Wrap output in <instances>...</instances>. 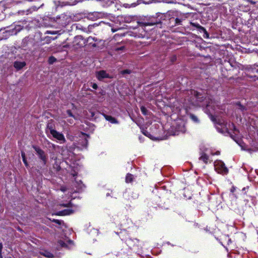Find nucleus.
<instances>
[{"instance_id":"obj_1","label":"nucleus","mask_w":258,"mask_h":258,"mask_svg":"<svg viewBox=\"0 0 258 258\" xmlns=\"http://www.w3.org/2000/svg\"><path fill=\"white\" fill-rule=\"evenodd\" d=\"M73 245V241L68 238L66 237L63 240L59 239L57 241V248L60 249L61 248H71Z\"/></svg>"},{"instance_id":"obj_2","label":"nucleus","mask_w":258,"mask_h":258,"mask_svg":"<svg viewBox=\"0 0 258 258\" xmlns=\"http://www.w3.org/2000/svg\"><path fill=\"white\" fill-rule=\"evenodd\" d=\"M215 170L219 173L227 174L228 169L225 166V164L221 161H216L215 162Z\"/></svg>"},{"instance_id":"obj_3","label":"nucleus","mask_w":258,"mask_h":258,"mask_svg":"<svg viewBox=\"0 0 258 258\" xmlns=\"http://www.w3.org/2000/svg\"><path fill=\"white\" fill-rule=\"evenodd\" d=\"M33 147L36 152L39 158L43 161V164L45 165L47 162V156L45 152L39 147L36 146H33Z\"/></svg>"},{"instance_id":"obj_4","label":"nucleus","mask_w":258,"mask_h":258,"mask_svg":"<svg viewBox=\"0 0 258 258\" xmlns=\"http://www.w3.org/2000/svg\"><path fill=\"white\" fill-rule=\"evenodd\" d=\"M186 94L188 95H191L190 97H187V98H185V101H187L189 104H193L194 103V99L195 98H197L198 96V93L192 90L187 91Z\"/></svg>"},{"instance_id":"obj_5","label":"nucleus","mask_w":258,"mask_h":258,"mask_svg":"<svg viewBox=\"0 0 258 258\" xmlns=\"http://www.w3.org/2000/svg\"><path fill=\"white\" fill-rule=\"evenodd\" d=\"M82 136L80 139L78 145L80 146H79V148H80L81 149H83L84 148H86L88 145V138L89 137L88 136H87L86 134H82Z\"/></svg>"},{"instance_id":"obj_6","label":"nucleus","mask_w":258,"mask_h":258,"mask_svg":"<svg viewBox=\"0 0 258 258\" xmlns=\"http://www.w3.org/2000/svg\"><path fill=\"white\" fill-rule=\"evenodd\" d=\"M52 137L57 140L60 144H63L66 142V140L63 135L56 131L51 134Z\"/></svg>"},{"instance_id":"obj_7","label":"nucleus","mask_w":258,"mask_h":258,"mask_svg":"<svg viewBox=\"0 0 258 258\" xmlns=\"http://www.w3.org/2000/svg\"><path fill=\"white\" fill-rule=\"evenodd\" d=\"M55 131V121L52 119L49 120L47 124L46 132H49L51 134Z\"/></svg>"},{"instance_id":"obj_8","label":"nucleus","mask_w":258,"mask_h":258,"mask_svg":"<svg viewBox=\"0 0 258 258\" xmlns=\"http://www.w3.org/2000/svg\"><path fill=\"white\" fill-rule=\"evenodd\" d=\"M26 63L25 61H15L14 62V67L19 71L22 69L26 66Z\"/></svg>"},{"instance_id":"obj_9","label":"nucleus","mask_w":258,"mask_h":258,"mask_svg":"<svg viewBox=\"0 0 258 258\" xmlns=\"http://www.w3.org/2000/svg\"><path fill=\"white\" fill-rule=\"evenodd\" d=\"M97 78L100 80L104 78H109V75L104 71H101L97 73Z\"/></svg>"},{"instance_id":"obj_10","label":"nucleus","mask_w":258,"mask_h":258,"mask_svg":"<svg viewBox=\"0 0 258 258\" xmlns=\"http://www.w3.org/2000/svg\"><path fill=\"white\" fill-rule=\"evenodd\" d=\"M199 160L202 161L204 163L207 164L209 162V156L204 153H201Z\"/></svg>"},{"instance_id":"obj_11","label":"nucleus","mask_w":258,"mask_h":258,"mask_svg":"<svg viewBox=\"0 0 258 258\" xmlns=\"http://www.w3.org/2000/svg\"><path fill=\"white\" fill-rule=\"evenodd\" d=\"M152 20L150 21V22H143L142 24H143V26H152V25H155L156 24L158 23V21H157V20L155 18H152Z\"/></svg>"},{"instance_id":"obj_12","label":"nucleus","mask_w":258,"mask_h":258,"mask_svg":"<svg viewBox=\"0 0 258 258\" xmlns=\"http://www.w3.org/2000/svg\"><path fill=\"white\" fill-rule=\"evenodd\" d=\"M40 254L48 258H51L53 257V254L47 250H42L40 251Z\"/></svg>"},{"instance_id":"obj_13","label":"nucleus","mask_w":258,"mask_h":258,"mask_svg":"<svg viewBox=\"0 0 258 258\" xmlns=\"http://www.w3.org/2000/svg\"><path fill=\"white\" fill-rule=\"evenodd\" d=\"M215 104L216 103L211 99L207 104V109H210L211 108L215 110L216 109Z\"/></svg>"},{"instance_id":"obj_14","label":"nucleus","mask_w":258,"mask_h":258,"mask_svg":"<svg viewBox=\"0 0 258 258\" xmlns=\"http://www.w3.org/2000/svg\"><path fill=\"white\" fill-rule=\"evenodd\" d=\"M104 116L107 120L110 121V122H111L112 123H116L117 122L116 119L115 118L112 117L111 116L104 114Z\"/></svg>"},{"instance_id":"obj_15","label":"nucleus","mask_w":258,"mask_h":258,"mask_svg":"<svg viewBox=\"0 0 258 258\" xmlns=\"http://www.w3.org/2000/svg\"><path fill=\"white\" fill-rule=\"evenodd\" d=\"M73 213V211L70 209L64 210L63 211L59 212L60 215H70Z\"/></svg>"},{"instance_id":"obj_16","label":"nucleus","mask_w":258,"mask_h":258,"mask_svg":"<svg viewBox=\"0 0 258 258\" xmlns=\"http://www.w3.org/2000/svg\"><path fill=\"white\" fill-rule=\"evenodd\" d=\"M133 175L128 173L127 174L125 177V181L127 183L131 182L133 180Z\"/></svg>"},{"instance_id":"obj_17","label":"nucleus","mask_w":258,"mask_h":258,"mask_svg":"<svg viewBox=\"0 0 258 258\" xmlns=\"http://www.w3.org/2000/svg\"><path fill=\"white\" fill-rule=\"evenodd\" d=\"M141 110L142 114H144V115H148L150 113V112H149L147 109L143 106H141Z\"/></svg>"},{"instance_id":"obj_18","label":"nucleus","mask_w":258,"mask_h":258,"mask_svg":"<svg viewBox=\"0 0 258 258\" xmlns=\"http://www.w3.org/2000/svg\"><path fill=\"white\" fill-rule=\"evenodd\" d=\"M200 28V31H202L204 33V37L205 38H208L209 37V34L208 33L207 31H206V29L202 27V26H199Z\"/></svg>"},{"instance_id":"obj_19","label":"nucleus","mask_w":258,"mask_h":258,"mask_svg":"<svg viewBox=\"0 0 258 258\" xmlns=\"http://www.w3.org/2000/svg\"><path fill=\"white\" fill-rule=\"evenodd\" d=\"M21 156H22V159H23V161L25 164V165L26 166V167H28V163L26 160V156H25V154L24 152H21Z\"/></svg>"},{"instance_id":"obj_20","label":"nucleus","mask_w":258,"mask_h":258,"mask_svg":"<svg viewBox=\"0 0 258 258\" xmlns=\"http://www.w3.org/2000/svg\"><path fill=\"white\" fill-rule=\"evenodd\" d=\"M190 118L195 122H199V120L198 119V118L197 117V116H196V115H194V114H191L190 115Z\"/></svg>"},{"instance_id":"obj_21","label":"nucleus","mask_w":258,"mask_h":258,"mask_svg":"<svg viewBox=\"0 0 258 258\" xmlns=\"http://www.w3.org/2000/svg\"><path fill=\"white\" fill-rule=\"evenodd\" d=\"M56 60V58H54V57L53 56H51L49 57V62L50 63H52L53 62H54Z\"/></svg>"},{"instance_id":"obj_22","label":"nucleus","mask_w":258,"mask_h":258,"mask_svg":"<svg viewBox=\"0 0 258 258\" xmlns=\"http://www.w3.org/2000/svg\"><path fill=\"white\" fill-rule=\"evenodd\" d=\"M228 126H229V128H231V127H232V128L233 129L234 132L237 131L236 128H235V126H234V124H233V123L231 124H229L228 125Z\"/></svg>"},{"instance_id":"obj_23","label":"nucleus","mask_w":258,"mask_h":258,"mask_svg":"<svg viewBox=\"0 0 258 258\" xmlns=\"http://www.w3.org/2000/svg\"><path fill=\"white\" fill-rule=\"evenodd\" d=\"M67 112L69 116L74 117V116L73 115V114H72V113L70 110H68L67 111Z\"/></svg>"},{"instance_id":"obj_24","label":"nucleus","mask_w":258,"mask_h":258,"mask_svg":"<svg viewBox=\"0 0 258 258\" xmlns=\"http://www.w3.org/2000/svg\"><path fill=\"white\" fill-rule=\"evenodd\" d=\"M91 86L94 89H97L98 88V86L96 83H93Z\"/></svg>"},{"instance_id":"obj_25","label":"nucleus","mask_w":258,"mask_h":258,"mask_svg":"<svg viewBox=\"0 0 258 258\" xmlns=\"http://www.w3.org/2000/svg\"><path fill=\"white\" fill-rule=\"evenodd\" d=\"M53 222H54L55 223H57V224H59V225H60V224H61V221H60V220H55V219H54V220H53Z\"/></svg>"},{"instance_id":"obj_26","label":"nucleus","mask_w":258,"mask_h":258,"mask_svg":"<svg viewBox=\"0 0 258 258\" xmlns=\"http://www.w3.org/2000/svg\"><path fill=\"white\" fill-rule=\"evenodd\" d=\"M124 48V46H121L120 47H117L116 48H115V50L116 51H119V50H122Z\"/></svg>"},{"instance_id":"obj_27","label":"nucleus","mask_w":258,"mask_h":258,"mask_svg":"<svg viewBox=\"0 0 258 258\" xmlns=\"http://www.w3.org/2000/svg\"><path fill=\"white\" fill-rule=\"evenodd\" d=\"M122 73L123 74H130V71L128 70H124L122 71Z\"/></svg>"},{"instance_id":"obj_28","label":"nucleus","mask_w":258,"mask_h":258,"mask_svg":"<svg viewBox=\"0 0 258 258\" xmlns=\"http://www.w3.org/2000/svg\"><path fill=\"white\" fill-rule=\"evenodd\" d=\"M223 128L225 129V131H227L228 130V127H227L226 123H225L224 122L223 123Z\"/></svg>"},{"instance_id":"obj_29","label":"nucleus","mask_w":258,"mask_h":258,"mask_svg":"<svg viewBox=\"0 0 258 258\" xmlns=\"http://www.w3.org/2000/svg\"><path fill=\"white\" fill-rule=\"evenodd\" d=\"M3 248V244H2V243L0 242V254L2 253Z\"/></svg>"},{"instance_id":"obj_30","label":"nucleus","mask_w":258,"mask_h":258,"mask_svg":"<svg viewBox=\"0 0 258 258\" xmlns=\"http://www.w3.org/2000/svg\"><path fill=\"white\" fill-rule=\"evenodd\" d=\"M194 25L195 26H196L198 29H199L200 30V28H199V26H201L199 24H194Z\"/></svg>"},{"instance_id":"obj_31","label":"nucleus","mask_w":258,"mask_h":258,"mask_svg":"<svg viewBox=\"0 0 258 258\" xmlns=\"http://www.w3.org/2000/svg\"><path fill=\"white\" fill-rule=\"evenodd\" d=\"M68 121L70 123H73V119H69L68 120Z\"/></svg>"},{"instance_id":"obj_32","label":"nucleus","mask_w":258,"mask_h":258,"mask_svg":"<svg viewBox=\"0 0 258 258\" xmlns=\"http://www.w3.org/2000/svg\"><path fill=\"white\" fill-rule=\"evenodd\" d=\"M61 191L64 192L66 190V189L65 187H61Z\"/></svg>"},{"instance_id":"obj_33","label":"nucleus","mask_w":258,"mask_h":258,"mask_svg":"<svg viewBox=\"0 0 258 258\" xmlns=\"http://www.w3.org/2000/svg\"><path fill=\"white\" fill-rule=\"evenodd\" d=\"M235 189L234 187H232L231 189V191L232 192H234L235 191Z\"/></svg>"},{"instance_id":"obj_34","label":"nucleus","mask_w":258,"mask_h":258,"mask_svg":"<svg viewBox=\"0 0 258 258\" xmlns=\"http://www.w3.org/2000/svg\"><path fill=\"white\" fill-rule=\"evenodd\" d=\"M76 1H75L74 2H73V3L72 4H70V5H76Z\"/></svg>"},{"instance_id":"obj_35","label":"nucleus","mask_w":258,"mask_h":258,"mask_svg":"<svg viewBox=\"0 0 258 258\" xmlns=\"http://www.w3.org/2000/svg\"><path fill=\"white\" fill-rule=\"evenodd\" d=\"M175 21L176 23H179V22L180 21V20L178 19H176Z\"/></svg>"},{"instance_id":"obj_36","label":"nucleus","mask_w":258,"mask_h":258,"mask_svg":"<svg viewBox=\"0 0 258 258\" xmlns=\"http://www.w3.org/2000/svg\"><path fill=\"white\" fill-rule=\"evenodd\" d=\"M118 36H119V35H118V34H115V35H114V38H117V37H118Z\"/></svg>"},{"instance_id":"obj_37","label":"nucleus","mask_w":258,"mask_h":258,"mask_svg":"<svg viewBox=\"0 0 258 258\" xmlns=\"http://www.w3.org/2000/svg\"><path fill=\"white\" fill-rule=\"evenodd\" d=\"M0 258H3L2 256V253L0 254Z\"/></svg>"},{"instance_id":"obj_38","label":"nucleus","mask_w":258,"mask_h":258,"mask_svg":"<svg viewBox=\"0 0 258 258\" xmlns=\"http://www.w3.org/2000/svg\"><path fill=\"white\" fill-rule=\"evenodd\" d=\"M219 154H220V152H217L216 154H217V155H219Z\"/></svg>"},{"instance_id":"obj_39","label":"nucleus","mask_w":258,"mask_h":258,"mask_svg":"<svg viewBox=\"0 0 258 258\" xmlns=\"http://www.w3.org/2000/svg\"><path fill=\"white\" fill-rule=\"evenodd\" d=\"M63 206H64V207H67V206H68V205H63Z\"/></svg>"},{"instance_id":"obj_40","label":"nucleus","mask_w":258,"mask_h":258,"mask_svg":"<svg viewBox=\"0 0 258 258\" xmlns=\"http://www.w3.org/2000/svg\"><path fill=\"white\" fill-rule=\"evenodd\" d=\"M174 59H175V57H174V58H173L172 60L173 61Z\"/></svg>"},{"instance_id":"obj_41","label":"nucleus","mask_w":258,"mask_h":258,"mask_svg":"<svg viewBox=\"0 0 258 258\" xmlns=\"http://www.w3.org/2000/svg\"><path fill=\"white\" fill-rule=\"evenodd\" d=\"M20 29H21V28H19V29H18V31H20Z\"/></svg>"},{"instance_id":"obj_42","label":"nucleus","mask_w":258,"mask_h":258,"mask_svg":"<svg viewBox=\"0 0 258 258\" xmlns=\"http://www.w3.org/2000/svg\"><path fill=\"white\" fill-rule=\"evenodd\" d=\"M48 33H49V34H53L52 33H51V32H48Z\"/></svg>"}]
</instances>
